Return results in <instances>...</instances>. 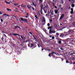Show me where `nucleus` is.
I'll return each mask as SVG.
<instances>
[{
	"label": "nucleus",
	"mask_w": 75,
	"mask_h": 75,
	"mask_svg": "<svg viewBox=\"0 0 75 75\" xmlns=\"http://www.w3.org/2000/svg\"><path fill=\"white\" fill-rule=\"evenodd\" d=\"M21 21H24V22H25V23H28V20L27 19H24L23 18H21Z\"/></svg>",
	"instance_id": "f257e3e1"
},
{
	"label": "nucleus",
	"mask_w": 75,
	"mask_h": 75,
	"mask_svg": "<svg viewBox=\"0 0 75 75\" xmlns=\"http://www.w3.org/2000/svg\"><path fill=\"white\" fill-rule=\"evenodd\" d=\"M55 33V30H52L51 29H50L49 30V34H51V33Z\"/></svg>",
	"instance_id": "f03ea898"
},
{
	"label": "nucleus",
	"mask_w": 75,
	"mask_h": 75,
	"mask_svg": "<svg viewBox=\"0 0 75 75\" xmlns=\"http://www.w3.org/2000/svg\"><path fill=\"white\" fill-rule=\"evenodd\" d=\"M42 22L43 23L42 25H45V18H43V20L42 21Z\"/></svg>",
	"instance_id": "7ed1b4c3"
},
{
	"label": "nucleus",
	"mask_w": 75,
	"mask_h": 75,
	"mask_svg": "<svg viewBox=\"0 0 75 75\" xmlns=\"http://www.w3.org/2000/svg\"><path fill=\"white\" fill-rule=\"evenodd\" d=\"M69 59L70 61H74L75 60V58L71 57L69 58Z\"/></svg>",
	"instance_id": "20e7f679"
},
{
	"label": "nucleus",
	"mask_w": 75,
	"mask_h": 75,
	"mask_svg": "<svg viewBox=\"0 0 75 75\" xmlns=\"http://www.w3.org/2000/svg\"><path fill=\"white\" fill-rule=\"evenodd\" d=\"M65 16V15H64V14H63L61 16L59 20H62V18H64V16Z\"/></svg>",
	"instance_id": "39448f33"
},
{
	"label": "nucleus",
	"mask_w": 75,
	"mask_h": 75,
	"mask_svg": "<svg viewBox=\"0 0 75 75\" xmlns=\"http://www.w3.org/2000/svg\"><path fill=\"white\" fill-rule=\"evenodd\" d=\"M21 6L22 7V8H23V9H24L25 7V5L23 4H22L21 5Z\"/></svg>",
	"instance_id": "423d86ee"
},
{
	"label": "nucleus",
	"mask_w": 75,
	"mask_h": 75,
	"mask_svg": "<svg viewBox=\"0 0 75 75\" xmlns=\"http://www.w3.org/2000/svg\"><path fill=\"white\" fill-rule=\"evenodd\" d=\"M61 41H62V39H60V40L58 42V44H62Z\"/></svg>",
	"instance_id": "0eeeda50"
},
{
	"label": "nucleus",
	"mask_w": 75,
	"mask_h": 75,
	"mask_svg": "<svg viewBox=\"0 0 75 75\" xmlns=\"http://www.w3.org/2000/svg\"><path fill=\"white\" fill-rule=\"evenodd\" d=\"M27 7L28 8H29V9H30V8H31V6L30 5H27Z\"/></svg>",
	"instance_id": "6e6552de"
},
{
	"label": "nucleus",
	"mask_w": 75,
	"mask_h": 75,
	"mask_svg": "<svg viewBox=\"0 0 75 75\" xmlns=\"http://www.w3.org/2000/svg\"><path fill=\"white\" fill-rule=\"evenodd\" d=\"M13 35H18V36H21V35L18 34H13Z\"/></svg>",
	"instance_id": "1a4fd4ad"
},
{
	"label": "nucleus",
	"mask_w": 75,
	"mask_h": 75,
	"mask_svg": "<svg viewBox=\"0 0 75 75\" xmlns=\"http://www.w3.org/2000/svg\"><path fill=\"white\" fill-rule=\"evenodd\" d=\"M54 26L55 28H57L58 27H57V23H55Z\"/></svg>",
	"instance_id": "9d476101"
},
{
	"label": "nucleus",
	"mask_w": 75,
	"mask_h": 75,
	"mask_svg": "<svg viewBox=\"0 0 75 75\" xmlns=\"http://www.w3.org/2000/svg\"><path fill=\"white\" fill-rule=\"evenodd\" d=\"M58 10H54V12L55 13V14H57V13L58 12Z\"/></svg>",
	"instance_id": "9b49d317"
},
{
	"label": "nucleus",
	"mask_w": 75,
	"mask_h": 75,
	"mask_svg": "<svg viewBox=\"0 0 75 75\" xmlns=\"http://www.w3.org/2000/svg\"><path fill=\"white\" fill-rule=\"evenodd\" d=\"M65 28V27H64L63 28H60V30H63V29H64V28Z\"/></svg>",
	"instance_id": "f8f14e48"
},
{
	"label": "nucleus",
	"mask_w": 75,
	"mask_h": 75,
	"mask_svg": "<svg viewBox=\"0 0 75 75\" xmlns=\"http://www.w3.org/2000/svg\"><path fill=\"white\" fill-rule=\"evenodd\" d=\"M71 3H75V1H74V0H72L71 1Z\"/></svg>",
	"instance_id": "ddd939ff"
},
{
	"label": "nucleus",
	"mask_w": 75,
	"mask_h": 75,
	"mask_svg": "<svg viewBox=\"0 0 75 75\" xmlns=\"http://www.w3.org/2000/svg\"><path fill=\"white\" fill-rule=\"evenodd\" d=\"M7 10L8 11H11V10L9 9V8H7Z\"/></svg>",
	"instance_id": "4468645a"
},
{
	"label": "nucleus",
	"mask_w": 75,
	"mask_h": 75,
	"mask_svg": "<svg viewBox=\"0 0 75 75\" xmlns=\"http://www.w3.org/2000/svg\"><path fill=\"white\" fill-rule=\"evenodd\" d=\"M30 45H31V46H30V47H33L34 46V44L33 43H31L30 44Z\"/></svg>",
	"instance_id": "2eb2a0df"
},
{
	"label": "nucleus",
	"mask_w": 75,
	"mask_h": 75,
	"mask_svg": "<svg viewBox=\"0 0 75 75\" xmlns=\"http://www.w3.org/2000/svg\"><path fill=\"white\" fill-rule=\"evenodd\" d=\"M56 54V53H55V52H52V53H51V54Z\"/></svg>",
	"instance_id": "dca6fc26"
},
{
	"label": "nucleus",
	"mask_w": 75,
	"mask_h": 75,
	"mask_svg": "<svg viewBox=\"0 0 75 75\" xmlns=\"http://www.w3.org/2000/svg\"><path fill=\"white\" fill-rule=\"evenodd\" d=\"M72 7H75V4H73L71 5Z\"/></svg>",
	"instance_id": "f3484780"
},
{
	"label": "nucleus",
	"mask_w": 75,
	"mask_h": 75,
	"mask_svg": "<svg viewBox=\"0 0 75 75\" xmlns=\"http://www.w3.org/2000/svg\"><path fill=\"white\" fill-rule=\"evenodd\" d=\"M41 10H42V9H43V5H41Z\"/></svg>",
	"instance_id": "a211bd4d"
},
{
	"label": "nucleus",
	"mask_w": 75,
	"mask_h": 75,
	"mask_svg": "<svg viewBox=\"0 0 75 75\" xmlns=\"http://www.w3.org/2000/svg\"><path fill=\"white\" fill-rule=\"evenodd\" d=\"M66 63H69V61H68V60H66Z\"/></svg>",
	"instance_id": "6ab92c4d"
},
{
	"label": "nucleus",
	"mask_w": 75,
	"mask_h": 75,
	"mask_svg": "<svg viewBox=\"0 0 75 75\" xmlns=\"http://www.w3.org/2000/svg\"><path fill=\"white\" fill-rule=\"evenodd\" d=\"M51 26H50L48 27V30H50V29H51Z\"/></svg>",
	"instance_id": "aec40b11"
},
{
	"label": "nucleus",
	"mask_w": 75,
	"mask_h": 75,
	"mask_svg": "<svg viewBox=\"0 0 75 75\" xmlns=\"http://www.w3.org/2000/svg\"><path fill=\"white\" fill-rule=\"evenodd\" d=\"M14 26L15 27H16V28H17V27H18V28H20V27H19V26L18 25Z\"/></svg>",
	"instance_id": "412c9836"
},
{
	"label": "nucleus",
	"mask_w": 75,
	"mask_h": 75,
	"mask_svg": "<svg viewBox=\"0 0 75 75\" xmlns=\"http://www.w3.org/2000/svg\"><path fill=\"white\" fill-rule=\"evenodd\" d=\"M60 36H61V37H63V36H64V34L62 33V34H60Z\"/></svg>",
	"instance_id": "4be33fe9"
},
{
	"label": "nucleus",
	"mask_w": 75,
	"mask_h": 75,
	"mask_svg": "<svg viewBox=\"0 0 75 75\" xmlns=\"http://www.w3.org/2000/svg\"><path fill=\"white\" fill-rule=\"evenodd\" d=\"M39 48H40V47H41V45H40V44H37Z\"/></svg>",
	"instance_id": "5701e85b"
},
{
	"label": "nucleus",
	"mask_w": 75,
	"mask_h": 75,
	"mask_svg": "<svg viewBox=\"0 0 75 75\" xmlns=\"http://www.w3.org/2000/svg\"><path fill=\"white\" fill-rule=\"evenodd\" d=\"M61 4H63L64 3V1L62 0L61 1Z\"/></svg>",
	"instance_id": "b1692460"
},
{
	"label": "nucleus",
	"mask_w": 75,
	"mask_h": 75,
	"mask_svg": "<svg viewBox=\"0 0 75 75\" xmlns=\"http://www.w3.org/2000/svg\"><path fill=\"white\" fill-rule=\"evenodd\" d=\"M37 17H38V16L37 15L35 16V18H37V19H38V18Z\"/></svg>",
	"instance_id": "393cba45"
},
{
	"label": "nucleus",
	"mask_w": 75,
	"mask_h": 75,
	"mask_svg": "<svg viewBox=\"0 0 75 75\" xmlns=\"http://www.w3.org/2000/svg\"><path fill=\"white\" fill-rule=\"evenodd\" d=\"M57 0H53V1L54 2V3H56V2H57Z\"/></svg>",
	"instance_id": "a878e982"
},
{
	"label": "nucleus",
	"mask_w": 75,
	"mask_h": 75,
	"mask_svg": "<svg viewBox=\"0 0 75 75\" xmlns=\"http://www.w3.org/2000/svg\"><path fill=\"white\" fill-rule=\"evenodd\" d=\"M4 40V38H3V37H2L1 40H3V42H4V40Z\"/></svg>",
	"instance_id": "bb28decb"
},
{
	"label": "nucleus",
	"mask_w": 75,
	"mask_h": 75,
	"mask_svg": "<svg viewBox=\"0 0 75 75\" xmlns=\"http://www.w3.org/2000/svg\"><path fill=\"white\" fill-rule=\"evenodd\" d=\"M33 6H35V7H36V6H37V5H36L35 4H34L33 3Z\"/></svg>",
	"instance_id": "cd10ccee"
},
{
	"label": "nucleus",
	"mask_w": 75,
	"mask_h": 75,
	"mask_svg": "<svg viewBox=\"0 0 75 75\" xmlns=\"http://www.w3.org/2000/svg\"><path fill=\"white\" fill-rule=\"evenodd\" d=\"M52 40H54V39H55V37L54 36H52Z\"/></svg>",
	"instance_id": "c85d7f7f"
},
{
	"label": "nucleus",
	"mask_w": 75,
	"mask_h": 75,
	"mask_svg": "<svg viewBox=\"0 0 75 75\" xmlns=\"http://www.w3.org/2000/svg\"><path fill=\"white\" fill-rule=\"evenodd\" d=\"M70 13H71V14H73L74 13V11H71L70 12Z\"/></svg>",
	"instance_id": "c756f323"
},
{
	"label": "nucleus",
	"mask_w": 75,
	"mask_h": 75,
	"mask_svg": "<svg viewBox=\"0 0 75 75\" xmlns=\"http://www.w3.org/2000/svg\"><path fill=\"white\" fill-rule=\"evenodd\" d=\"M40 3H42V0H39Z\"/></svg>",
	"instance_id": "7c9ffc66"
},
{
	"label": "nucleus",
	"mask_w": 75,
	"mask_h": 75,
	"mask_svg": "<svg viewBox=\"0 0 75 75\" xmlns=\"http://www.w3.org/2000/svg\"><path fill=\"white\" fill-rule=\"evenodd\" d=\"M69 64H70V65H71V64H73V63H72L71 62H69Z\"/></svg>",
	"instance_id": "2f4dec72"
},
{
	"label": "nucleus",
	"mask_w": 75,
	"mask_h": 75,
	"mask_svg": "<svg viewBox=\"0 0 75 75\" xmlns=\"http://www.w3.org/2000/svg\"><path fill=\"white\" fill-rule=\"evenodd\" d=\"M1 20V23H3V20L1 19H0Z\"/></svg>",
	"instance_id": "473e14b6"
},
{
	"label": "nucleus",
	"mask_w": 75,
	"mask_h": 75,
	"mask_svg": "<svg viewBox=\"0 0 75 75\" xmlns=\"http://www.w3.org/2000/svg\"><path fill=\"white\" fill-rule=\"evenodd\" d=\"M72 24L73 25H75V22H73L72 23Z\"/></svg>",
	"instance_id": "72a5a7b5"
},
{
	"label": "nucleus",
	"mask_w": 75,
	"mask_h": 75,
	"mask_svg": "<svg viewBox=\"0 0 75 75\" xmlns=\"http://www.w3.org/2000/svg\"><path fill=\"white\" fill-rule=\"evenodd\" d=\"M51 53H50L49 54V57H51Z\"/></svg>",
	"instance_id": "f704fd0d"
},
{
	"label": "nucleus",
	"mask_w": 75,
	"mask_h": 75,
	"mask_svg": "<svg viewBox=\"0 0 75 75\" xmlns=\"http://www.w3.org/2000/svg\"><path fill=\"white\" fill-rule=\"evenodd\" d=\"M47 26H50V24L49 23H48L47 25Z\"/></svg>",
	"instance_id": "c9c22d12"
},
{
	"label": "nucleus",
	"mask_w": 75,
	"mask_h": 75,
	"mask_svg": "<svg viewBox=\"0 0 75 75\" xmlns=\"http://www.w3.org/2000/svg\"><path fill=\"white\" fill-rule=\"evenodd\" d=\"M17 5H18V4H14V5L16 6H17Z\"/></svg>",
	"instance_id": "e433bc0d"
},
{
	"label": "nucleus",
	"mask_w": 75,
	"mask_h": 75,
	"mask_svg": "<svg viewBox=\"0 0 75 75\" xmlns=\"http://www.w3.org/2000/svg\"><path fill=\"white\" fill-rule=\"evenodd\" d=\"M71 31V30H69L68 31V33H70Z\"/></svg>",
	"instance_id": "4c0bfd02"
},
{
	"label": "nucleus",
	"mask_w": 75,
	"mask_h": 75,
	"mask_svg": "<svg viewBox=\"0 0 75 75\" xmlns=\"http://www.w3.org/2000/svg\"><path fill=\"white\" fill-rule=\"evenodd\" d=\"M60 49L61 50H64V49H63L62 47H61Z\"/></svg>",
	"instance_id": "58836bf2"
},
{
	"label": "nucleus",
	"mask_w": 75,
	"mask_h": 75,
	"mask_svg": "<svg viewBox=\"0 0 75 75\" xmlns=\"http://www.w3.org/2000/svg\"><path fill=\"white\" fill-rule=\"evenodd\" d=\"M71 10L72 11H74V9H73V8H71Z\"/></svg>",
	"instance_id": "ea45409f"
},
{
	"label": "nucleus",
	"mask_w": 75,
	"mask_h": 75,
	"mask_svg": "<svg viewBox=\"0 0 75 75\" xmlns=\"http://www.w3.org/2000/svg\"><path fill=\"white\" fill-rule=\"evenodd\" d=\"M56 35H59V33H56Z\"/></svg>",
	"instance_id": "a19ab883"
},
{
	"label": "nucleus",
	"mask_w": 75,
	"mask_h": 75,
	"mask_svg": "<svg viewBox=\"0 0 75 75\" xmlns=\"http://www.w3.org/2000/svg\"><path fill=\"white\" fill-rule=\"evenodd\" d=\"M21 37L22 38V40H23V36L22 35L21 36Z\"/></svg>",
	"instance_id": "79ce46f5"
},
{
	"label": "nucleus",
	"mask_w": 75,
	"mask_h": 75,
	"mask_svg": "<svg viewBox=\"0 0 75 75\" xmlns=\"http://www.w3.org/2000/svg\"><path fill=\"white\" fill-rule=\"evenodd\" d=\"M50 22H52V19H50Z\"/></svg>",
	"instance_id": "37998d69"
},
{
	"label": "nucleus",
	"mask_w": 75,
	"mask_h": 75,
	"mask_svg": "<svg viewBox=\"0 0 75 75\" xmlns=\"http://www.w3.org/2000/svg\"><path fill=\"white\" fill-rule=\"evenodd\" d=\"M53 6H55V4L54 3H53Z\"/></svg>",
	"instance_id": "c03bdc74"
},
{
	"label": "nucleus",
	"mask_w": 75,
	"mask_h": 75,
	"mask_svg": "<svg viewBox=\"0 0 75 75\" xmlns=\"http://www.w3.org/2000/svg\"><path fill=\"white\" fill-rule=\"evenodd\" d=\"M13 34L14 33H13L12 34L10 33V35H13Z\"/></svg>",
	"instance_id": "a18cd8bd"
},
{
	"label": "nucleus",
	"mask_w": 75,
	"mask_h": 75,
	"mask_svg": "<svg viewBox=\"0 0 75 75\" xmlns=\"http://www.w3.org/2000/svg\"><path fill=\"white\" fill-rule=\"evenodd\" d=\"M51 15H52V16H53L54 15V14H53V12H52L51 13Z\"/></svg>",
	"instance_id": "49530a36"
},
{
	"label": "nucleus",
	"mask_w": 75,
	"mask_h": 75,
	"mask_svg": "<svg viewBox=\"0 0 75 75\" xmlns=\"http://www.w3.org/2000/svg\"><path fill=\"white\" fill-rule=\"evenodd\" d=\"M26 16H28V13H27Z\"/></svg>",
	"instance_id": "de8ad7c7"
},
{
	"label": "nucleus",
	"mask_w": 75,
	"mask_h": 75,
	"mask_svg": "<svg viewBox=\"0 0 75 75\" xmlns=\"http://www.w3.org/2000/svg\"><path fill=\"white\" fill-rule=\"evenodd\" d=\"M13 17H15V18H17V17L15 15H13Z\"/></svg>",
	"instance_id": "09e8293b"
},
{
	"label": "nucleus",
	"mask_w": 75,
	"mask_h": 75,
	"mask_svg": "<svg viewBox=\"0 0 75 75\" xmlns=\"http://www.w3.org/2000/svg\"><path fill=\"white\" fill-rule=\"evenodd\" d=\"M10 2H7V4H10Z\"/></svg>",
	"instance_id": "8fccbe9b"
},
{
	"label": "nucleus",
	"mask_w": 75,
	"mask_h": 75,
	"mask_svg": "<svg viewBox=\"0 0 75 75\" xmlns=\"http://www.w3.org/2000/svg\"><path fill=\"white\" fill-rule=\"evenodd\" d=\"M32 8L33 10L34 11V8L33 7H32Z\"/></svg>",
	"instance_id": "3c124183"
},
{
	"label": "nucleus",
	"mask_w": 75,
	"mask_h": 75,
	"mask_svg": "<svg viewBox=\"0 0 75 75\" xmlns=\"http://www.w3.org/2000/svg\"><path fill=\"white\" fill-rule=\"evenodd\" d=\"M34 38L35 40H37V38H36L35 37H34Z\"/></svg>",
	"instance_id": "603ef678"
},
{
	"label": "nucleus",
	"mask_w": 75,
	"mask_h": 75,
	"mask_svg": "<svg viewBox=\"0 0 75 75\" xmlns=\"http://www.w3.org/2000/svg\"><path fill=\"white\" fill-rule=\"evenodd\" d=\"M47 50H48V51H50V50L49 49H47Z\"/></svg>",
	"instance_id": "864d4df0"
},
{
	"label": "nucleus",
	"mask_w": 75,
	"mask_h": 75,
	"mask_svg": "<svg viewBox=\"0 0 75 75\" xmlns=\"http://www.w3.org/2000/svg\"><path fill=\"white\" fill-rule=\"evenodd\" d=\"M29 34H30L31 35L32 34V33H31V32H29Z\"/></svg>",
	"instance_id": "5fc2aeb1"
},
{
	"label": "nucleus",
	"mask_w": 75,
	"mask_h": 75,
	"mask_svg": "<svg viewBox=\"0 0 75 75\" xmlns=\"http://www.w3.org/2000/svg\"><path fill=\"white\" fill-rule=\"evenodd\" d=\"M5 15L6 16V15H7V14H6V13H5L4 14H3V16H4Z\"/></svg>",
	"instance_id": "6e6d98bb"
},
{
	"label": "nucleus",
	"mask_w": 75,
	"mask_h": 75,
	"mask_svg": "<svg viewBox=\"0 0 75 75\" xmlns=\"http://www.w3.org/2000/svg\"><path fill=\"white\" fill-rule=\"evenodd\" d=\"M59 7H61V5L60 4L59 5Z\"/></svg>",
	"instance_id": "4d7b16f0"
},
{
	"label": "nucleus",
	"mask_w": 75,
	"mask_h": 75,
	"mask_svg": "<svg viewBox=\"0 0 75 75\" xmlns=\"http://www.w3.org/2000/svg\"><path fill=\"white\" fill-rule=\"evenodd\" d=\"M5 3H7L8 2L6 1H5Z\"/></svg>",
	"instance_id": "13d9d810"
},
{
	"label": "nucleus",
	"mask_w": 75,
	"mask_h": 75,
	"mask_svg": "<svg viewBox=\"0 0 75 75\" xmlns=\"http://www.w3.org/2000/svg\"><path fill=\"white\" fill-rule=\"evenodd\" d=\"M51 56H52V57H54V55H53V54H52V55H51Z\"/></svg>",
	"instance_id": "bf43d9fd"
},
{
	"label": "nucleus",
	"mask_w": 75,
	"mask_h": 75,
	"mask_svg": "<svg viewBox=\"0 0 75 75\" xmlns=\"http://www.w3.org/2000/svg\"><path fill=\"white\" fill-rule=\"evenodd\" d=\"M0 14H2V12H0Z\"/></svg>",
	"instance_id": "052dcab7"
},
{
	"label": "nucleus",
	"mask_w": 75,
	"mask_h": 75,
	"mask_svg": "<svg viewBox=\"0 0 75 75\" xmlns=\"http://www.w3.org/2000/svg\"><path fill=\"white\" fill-rule=\"evenodd\" d=\"M16 28H17L16 27L14 28V29H16Z\"/></svg>",
	"instance_id": "680f3d73"
},
{
	"label": "nucleus",
	"mask_w": 75,
	"mask_h": 75,
	"mask_svg": "<svg viewBox=\"0 0 75 75\" xmlns=\"http://www.w3.org/2000/svg\"><path fill=\"white\" fill-rule=\"evenodd\" d=\"M5 36V37H6V35H3V36Z\"/></svg>",
	"instance_id": "e2e57ef3"
},
{
	"label": "nucleus",
	"mask_w": 75,
	"mask_h": 75,
	"mask_svg": "<svg viewBox=\"0 0 75 75\" xmlns=\"http://www.w3.org/2000/svg\"><path fill=\"white\" fill-rule=\"evenodd\" d=\"M73 54H71L70 55H72V56H73Z\"/></svg>",
	"instance_id": "0e129e2a"
},
{
	"label": "nucleus",
	"mask_w": 75,
	"mask_h": 75,
	"mask_svg": "<svg viewBox=\"0 0 75 75\" xmlns=\"http://www.w3.org/2000/svg\"><path fill=\"white\" fill-rule=\"evenodd\" d=\"M55 8H57V7L56 6H55Z\"/></svg>",
	"instance_id": "69168bd1"
},
{
	"label": "nucleus",
	"mask_w": 75,
	"mask_h": 75,
	"mask_svg": "<svg viewBox=\"0 0 75 75\" xmlns=\"http://www.w3.org/2000/svg\"><path fill=\"white\" fill-rule=\"evenodd\" d=\"M6 16H9V15L8 14H6Z\"/></svg>",
	"instance_id": "338daca9"
},
{
	"label": "nucleus",
	"mask_w": 75,
	"mask_h": 75,
	"mask_svg": "<svg viewBox=\"0 0 75 75\" xmlns=\"http://www.w3.org/2000/svg\"><path fill=\"white\" fill-rule=\"evenodd\" d=\"M49 37H52V36H51V35H49Z\"/></svg>",
	"instance_id": "774afa93"
}]
</instances>
